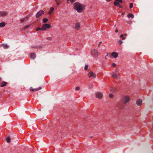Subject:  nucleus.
<instances>
[{"instance_id":"nucleus-1","label":"nucleus","mask_w":153,"mask_h":153,"mask_svg":"<svg viewBox=\"0 0 153 153\" xmlns=\"http://www.w3.org/2000/svg\"><path fill=\"white\" fill-rule=\"evenodd\" d=\"M130 100L129 96L125 95L121 99V102L118 103L117 106L120 109H122L125 106V105L128 103Z\"/></svg>"},{"instance_id":"nucleus-2","label":"nucleus","mask_w":153,"mask_h":153,"mask_svg":"<svg viewBox=\"0 0 153 153\" xmlns=\"http://www.w3.org/2000/svg\"><path fill=\"white\" fill-rule=\"evenodd\" d=\"M73 5L74 9L79 13H82L85 9V6L79 2L74 3Z\"/></svg>"},{"instance_id":"nucleus-3","label":"nucleus","mask_w":153,"mask_h":153,"mask_svg":"<svg viewBox=\"0 0 153 153\" xmlns=\"http://www.w3.org/2000/svg\"><path fill=\"white\" fill-rule=\"evenodd\" d=\"M91 52L92 56L94 58L97 57L99 54L98 51L95 49L92 50L91 51Z\"/></svg>"},{"instance_id":"nucleus-4","label":"nucleus","mask_w":153,"mask_h":153,"mask_svg":"<svg viewBox=\"0 0 153 153\" xmlns=\"http://www.w3.org/2000/svg\"><path fill=\"white\" fill-rule=\"evenodd\" d=\"M122 0H116L114 2V4L116 6H117L119 8H123L122 7L120 4V3H122Z\"/></svg>"},{"instance_id":"nucleus-5","label":"nucleus","mask_w":153,"mask_h":153,"mask_svg":"<svg viewBox=\"0 0 153 153\" xmlns=\"http://www.w3.org/2000/svg\"><path fill=\"white\" fill-rule=\"evenodd\" d=\"M51 27L50 25L48 24H45L42 26V30H45L46 29H49Z\"/></svg>"},{"instance_id":"nucleus-6","label":"nucleus","mask_w":153,"mask_h":153,"mask_svg":"<svg viewBox=\"0 0 153 153\" xmlns=\"http://www.w3.org/2000/svg\"><path fill=\"white\" fill-rule=\"evenodd\" d=\"M88 76L89 78H95L96 77V75L94 73L91 71L88 73Z\"/></svg>"},{"instance_id":"nucleus-7","label":"nucleus","mask_w":153,"mask_h":153,"mask_svg":"<svg viewBox=\"0 0 153 153\" xmlns=\"http://www.w3.org/2000/svg\"><path fill=\"white\" fill-rule=\"evenodd\" d=\"M95 96L97 98L101 99L102 97L103 94L101 92H97L95 93Z\"/></svg>"},{"instance_id":"nucleus-8","label":"nucleus","mask_w":153,"mask_h":153,"mask_svg":"<svg viewBox=\"0 0 153 153\" xmlns=\"http://www.w3.org/2000/svg\"><path fill=\"white\" fill-rule=\"evenodd\" d=\"M112 76L113 78L114 79L117 80L119 78V74H117L115 73H113L112 74Z\"/></svg>"},{"instance_id":"nucleus-9","label":"nucleus","mask_w":153,"mask_h":153,"mask_svg":"<svg viewBox=\"0 0 153 153\" xmlns=\"http://www.w3.org/2000/svg\"><path fill=\"white\" fill-rule=\"evenodd\" d=\"M8 13L6 11H0V17H4L7 15Z\"/></svg>"},{"instance_id":"nucleus-10","label":"nucleus","mask_w":153,"mask_h":153,"mask_svg":"<svg viewBox=\"0 0 153 153\" xmlns=\"http://www.w3.org/2000/svg\"><path fill=\"white\" fill-rule=\"evenodd\" d=\"M44 13V11L42 10H41L39 11L36 15V17L38 18L40 17L41 15Z\"/></svg>"},{"instance_id":"nucleus-11","label":"nucleus","mask_w":153,"mask_h":153,"mask_svg":"<svg viewBox=\"0 0 153 153\" xmlns=\"http://www.w3.org/2000/svg\"><path fill=\"white\" fill-rule=\"evenodd\" d=\"M42 89V87H40L38 88H36L33 89V88L32 87H31L30 88V90L31 91L33 92L34 91H37L40 90H41Z\"/></svg>"},{"instance_id":"nucleus-12","label":"nucleus","mask_w":153,"mask_h":153,"mask_svg":"<svg viewBox=\"0 0 153 153\" xmlns=\"http://www.w3.org/2000/svg\"><path fill=\"white\" fill-rule=\"evenodd\" d=\"M111 56L114 58H116L118 56V53H117L114 52L111 53Z\"/></svg>"},{"instance_id":"nucleus-13","label":"nucleus","mask_w":153,"mask_h":153,"mask_svg":"<svg viewBox=\"0 0 153 153\" xmlns=\"http://www.w3.org/2000/svg\"><path fill=\"white\" fill-rule=\"evenodd\" d=\"M136 104L137 105L140 106L142 104V100L141 99H139L137 100Z\"/></svg>"},{"instance_id":"nucleus-14","label":"nucleus","mask_w":153,"mask_h":153,"mask_svg":"<svg viewBox=\"0 0 153 153\" xmlns=\"http://www.w3.org/2000/svg\"><path fill=\"white\" fill-rule=\"evenodd\" d=\"M80 23H77L75 25V28L76 30H78L80 28Z\"/></svg>"},{"instance_id":"nucleus-15","label":"nucleus","mask_w":153,"mask_h":153,"mask_svg":"<svg viewBox=\"0 0 153 153\" xmlns=\"http://www.w3.org/2000/svg\"><path fill=\"white\" fill-rule=\"evenodd\" d=\"M30 56L31 58L34 59L36 57V54L34 53H31L30 54Z\"/></svg>"},{"instance_id":"nucleus-16","label":"nucleus","mask_w":153,"mask_h":153,"mask_svg":"<svg viewBox=\"0 0 153 153\" xmlns=\"http://www.w3.org/2000/svg\"><path fill=\"white\" fill-rule=\"evenodd\" d=\"M7 82L5 81L2 82L1 83V85H0V87H3L6 85Z\"/></svg>"},{"instance_id":"nucleus-17","label":"nucleus","mask_w":153,"mask_h":153,"mask_svg":"<svg viewBox=\"0 0 153 153\" xmlns=\"http://www.w3.org/2000/svg\"><path fill=\"white\" fill-rule=\"evenodd\" d=\"M127 17L129 18H132H132H133L134 17V16L132 13H129V14H128Z\"/></svg>"},{"instance_id":"nucleus-18","label":"nucleus","mask_w":153,"mask_h":153,"mask_svg":"<svg viewBox=\"0 0 153 153\" xmlns=\"http://www.w3.org/2000/svg\"><path fill=\"white\" fill-rule=\"evenodd\" d=\"M6 25V24L5 22H2L0 23V27H3Z\"/></svg>"},{"instance_id":"nucleus-19","label":"nucleus","mask_w":153,"mask_h":153,"mask_svg":"<svg viewBox=\"0 0 153 153\" xmlns=\"http://www.w3.org/2000/svg\"><path fill=\"white\" fill-rule=\"evenodd\" d=\"M48 21V19L46 18H45L43 19V22L44 23H46Z\"/></svg>"},{"instance_id":"nucleus-20","label":"nucleus","mask_w":153,"mask_h":153,"mask_svg":"<svg viewBox=\"0 0 153 153\" xmlns=\"http://www.w3.org/2000/svg\"><path fill=\"white\" fill-rule=\"evenodd\" d=\"M2 46L4 48L6 49L7 48H8V46L6 44L3 45Z\"/></svg>"},{"instance_id":"nucleus-21","label":"nucleus","mask_w":153,"mask_h":153,"mask_svg":"<svg viewBox=\"0 0 153 153\" xmlns=\"http://www.w3.org/2000/svg\"><path fill=\"white\" fill-rule=\"evenodd\" d=\"M6 140L8 143H9L10 140V137H8L7 138Z\"/></svg>"},{"instance_id":"nucleus-22","label":"nucleus","mask_w":153,"mask_h":153,"mask_svg":"<svg viewBox=\"0 0 153 153\" xmlns=\"http://www.w3.org/2000/svg\"><path fill=\"white\" fill-rule=\"evenodd\" d=\"M39 30H42V27H39L36 29V30L37 31H39Z\"/></svg>"},{"instance_id":"nucleus-23","label":"nucleus","mask_w":153,"mask_h":153,"mask_svg":"<svg viewBox=\"0 0 153 153\" xmlns=\"http://www.w3.org/2000/svg\"><path fill=\"white\" fill-rule=\"evenodd\" d=\"M30 25L25 26L24 27V29H26L30 27Z\"/></svg>"},{"instance_id":"nucleus-24","label":"nucleus","mask_w":153,"mask_h":153,"mask_svg":"<svg viewBox=\"0 0 153 153\" xmlns=\"http://www.w3.org/2000/svg\"><path fill=\"white\" fill-rule=\"evenodd\" d=\"M133 5L132 3H130V4L129 7L130 8H131L133 7Z\"/></svg>"},{"instance_id":"nucleus-25","label":"nucleus","mask_w":153,"mask_h":153,"mask_svg":"<svg viewBox=\"0 0 153 153\" xmlns=\"http://www.w3.org/2000/svg\"><path fill=\"white\" fill-rule=\"evenodd\" d=\"M124 35H121L120 36V37L122 38V39L124 40L126 39V38L123 37Z\"/></svg>"},{"instance_id":"nucleus-26","label":"nucleus","mask_w":153,"mask_h":153,"mask_svg":"<svg viewBox=\"0 0 153 153\" xmlns=\"http://www.w3.org/2000/svg\"><path fill=\"white\" fill-rule=\"evenodd\" d=\"M109 97L110 98H112L114 97V95L112 94H110Z\"/></svg>"},{"instance_id":"nucleus-27","label":"nucleus","mask_w":153,"mask_h":153,"mask_svg":"<svg viewBox=\"0 0 153 153\" xmlns=\"http://www.w3.org/2000/svg\"><path fill=\"white\" fill-rule=\"evenodd\" d=\"M88 66L87 65H85V67L84 69L85 70H87L88 69Z\"/></svg>"},{"instance_id":"nucleus-28","label":"nucleus","mask_w":153,"mask_h":153,"mask_svg":"<svg viewBox=\"0 0 153 153\" xmlns=\"http://www.w3.org/2000/svg\"><path fill=\"white\" fill-rule=\"evenodd\" d=\"M118 42L120 45H121L123 43V42L121 40H119Z\"/></svg>"},{"instance_id":"nucleus-29","label":"nucleus","mask_w":153,"mask_h":153,"mask_svg":"<svg viewBox=\"0 0 153 153\" xmlns=\"http://www.w3.org/2000/svg\"><path fill=\"white\" fill-rule=\"evenodd\" d=\"M54 8L53 7H51L50 8V11L52 12L53 11Z\"/></svg>"},{"instance_id":"nucleus-30","label":"nucleus","mask_w":153,"mask_h":153,"mask_svg":"<svg viewBox=\"0 0 153 153\" xmlns=\"http://www.w3.org/2000/svg\"><path fill=\"white\" fill-rule=\"evenodd\" d=\"M60 2V1L59 0L58 1V0L57 1H56V3L58 5H59V2Z\"/></svg>"},{"instance_id":"nucleus-31","label":"nucleus","mask_w":153,"mask_h":153,"mask_svg":"<svg viewBox=\"0 0 153 153\" xmlns=\"http://www.w3.org/2000/svg\"><path fill=\"white\" fill-rule=\"evenodd\" d=\"M46 39L48 40H51L52 39V38L51 37H48L46 38Z\"/></svg>"},{"instance_id":"nucleus-32","label":"nucleus","mask_w":153,"mask_h":153,"mask_svg":"<svg viewBox=\"0 0 153 153\" xmlns=\"http://www.w3.org/2000/svg\"><path fill=\"white\" fill-rule=\"evenodd\" d=\"M112 66L114 67H115L116 66V64L114 63H113L112 64V65H111Z\"/></svg>"},{"instance_id":"nucleus-33","label":"nucleus","mask_w":153,"mask_h":153,"mask_svg":"<svg viewBox=\"0 0 153 153\" xmlns=\"http://www.w3.org/2000/svg\"><path fill=\"white\" fill-rule=\"evenodd\" d=\"M79 87H76V90L78 91L79 89Z\"/></svg>"},{"instance_id":"nucleus-34","label":"nucleus","mask_w":153,"mask_h":153,"mask_svg":"<svg viewBox=\"0 0 153 153\" xmlns=\"http://www.w3.org/2000/svg\"><path fill=\"white\" fill-rule=\"evenodd\" d=\"M70 1L71 3H73L75 1V0H70Z\"/></svg>"},{"instance_id":"nucleus-35","label":"nucleus","mask_w":153,"mask_h":153,"mask_svg":"<svg viewBox=\"0 0 153 153\" xmlns=\"http://www.w3.org/2000/svg\"><path fill=\"white\" fill-rule=\"evenodd\" d=\"M125 14V12H123L122 13L121 15H122L123 16V15H124Z\"/></svg>"},{"instance_id":"nucleus-36","label":"nucleus","mask_w":153,"mask_h":153,"mask_svg":"<svg viewBox=\"0 0 153 153\" xmlns=\"http://www.w3.org/2000/svg\"><path fill=\"white\" fill-rule=\"evenodd\" d=\"M52 12H51V11H50L49 13H48V14L49 15H50L52 13Z\"/></svg>"},{"instance_id":"nucleus-37","label":"nucleus","mask_w":153,"mask_h":153,"mask_svg":"<svg viewBox=\"0 0 153 153\" xmlns=\"http://www.w3.org/2000/svg\"><path fill=\"white\" fill-rule=\"evenodd\" d=\"M115 32L116 33H117L118 32V30H117V29H116L115 30Z\"/></svg>"},{"instance_id":"nucleus-38","label":"nucleus","mask_w":153,"mask_h":153,"mask_svg":"<svg viewBox=\"0 0 153 153\" xmlns=\"http://www.w3.org/2000/svg\"><path fill=\"white\" fill-rule=\"evenodd\" d=\"M101 43H102V42H100V43H99V45H98V47H99V46L100 45Z\"/></svg>"},{"instance_id":"nucleus-39","label":"nucleus","mask_w":153,"mask_h":153,"mask_svg":"<svg viewBox=\"0 0 153 153\" xmlns=\"http://www.w3.org/2000/svg\"><path fill=\"white\" fill-rule=\"evenodd\" d=\"M24 21V20H22V22H23Z\"/></svg>"},{"instance_id":"nucleus-40","label":"nucleus","mask_w":153,"mask_h":153,"mask_svg":"<svg viewBox=\"0 0 153 153\" xmlns=\"http://www.w3.org/2000/svg\"><path fill=\"white\" fill-rule=\"evenodd\" d=\"M2 80V79L0 77V81H1Z\"/></svg>"},{"instance_id":"nucleus-41","label":"nucleus","mask_w":153,"mask_h":153,"mask_svg":"<svg viewBox=\"0 0 153 153\" xmlns=\"http://www.w3.org/2000/svg\"><path fill=\"white\" fill-rule=\"evenodd\" d=\"M39 48V47H36V48Z\"/></svg>"},{"instance_id":"nucleus-42","label":"nucleus","mask_w":153,"mask_h":153,"mask_svg":"<svg viewBox=\"0 0 153 153\" xmlns=\"http://www.w3.org/2000/svg\"><path fill=\"white\" fill-rule=\"evenodd\" d=\"M124 36H126V34H125V35H124Z\"/></svg>"},{"instance_id":"nucleus-43","label":"nucleus","mask_w":153,"mask_h":153,"mask_svg":"<svg viewBox=\"0 0 153 153\" xmlns=\"http://www.w3.org/2000/svg\"><path fill=\"white\" fill-rule=\"evenodd\" d=\"M55 0V1H57L58 0Z\"/></svg>"},{"instance_id":"nucleus-44","label":"nucleus","mask_w":153,"mask_h":153,"mask_svg":"<svg viewBox=\"0 0 153 153\" xmlns=\"http://www.w3.org/2000/svg\"><path fill=\"white\" fill-rule=\"evenodd\" d=\"M34 47H33V48H34ZM36 48V47H35Z\"/></svg>"},{"instance_id":"nucleus-45","label":"nucleus","mask_w":153,"mask_h":153,"mask_svg":"<svg viewBox=\"0 0 153 153\" xmlns=\"http://www.w3.org/2000/svg\"><path fill=\"white\" fill-rule=\"evenodd\" d=\"M34 47H33V48H34ZM36 48V47H35Z\"/></svg>"}]
</instances>
